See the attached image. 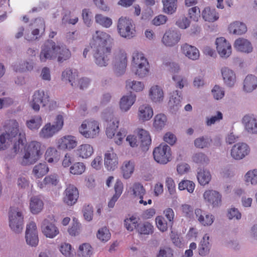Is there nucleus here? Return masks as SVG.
<instances>
[{"instance_id": "obj_15", "label": "nucleus", "mask_w": 257, "mask_h": 257, "mask_svg": "<svg viewBox=\"0 0 257 257\" xmlns=\"http://www.w3.org/2000/svg\"><path fill=\"white\" fill-rule=\"evenodd\" d=\"M217 51L222 58H227L231 54V46L223 37L218 38L215 42Z\"/></svg>"}, {"instance_id": "obj_64", "label": "nucleus", "mask_w": 257, "mask_h": 257, "mask_svg": "<svg viewBox=\"0 0 257 257\" xmlns=\"http://www.w3.org/2000/svg\"><path fill=\"white\" fill-rule=\"evenodd\" d=\"M173 250L169 247L163 246L160 248L157 257H173Z\"/></svg>"}, {"instance_id": "obj_54", "label": "nucleus", "mask_w": 257, "mask_h": 257, "mask_svg": "<svg viewBox=\"0 0 257 257\" xmlns=\"http://www.w3.org/2000/svg\"><path fill=\"white\" fill-rule=\"evenodd\" d=\"M60 250L66 257H75V252L72 249L71 245L69 243H62L60 246Z\"/></svg>"}, {"instance_id": "obj_48", "label": "nucleus", "mask_w": 257, "mask_h": 257, "mask_svg": "<svg viewBox=\"0 0 257 257\" xmlns=\"http://www.w3.org/2000/svg\"><path fill=\"white\" fill-rule=\"evenodd\" d=\"M119 121L116 119L110 122L107 126L106 130V135L109 138H112L114 137L116 129L118 127Z\"/></svg>"}, {"instance_id": "obj_56", "label": "nucleus", "mask_w": 257, "mask_h": 257, "mask_svg": "<svg viewBox=\"0 0 257 257\" xmlns=\"http://www.w3.org/2000/svg\"><path fill=\"white\" fill-rule=\"evenodd\" d=\"M156 223L158 229L162 232H165L167 230L169 225L164 217L162 216H158L156 218Z\"/></svg>"}, {"instance_id": "obj_4", "label": "nucleus", "mask_w": 257, "mask_h": 257, "mask_svg": "<svg viewBox=\"0 0 257 257\" xmlns=\"http://www.w3.org/2000/svg\"><path fill=\"white\" fill-rule=\"evenodd\" d=\"M30 105L36 111L40 110V105L43 107H46L49 110L55 109L57 107L56 101L51 99L48 93L43 90H38L34 92L32 99L30 102Z\"/></svg>"}, {"instance_id": "obj_52", "label": "nucleus", "mask_w": 257, "mask_h": 257, "mask_svg": "<svg viewBox=\"0 0 257 257\" xmlns=\"http://www.w3.org/2000/svg\"><path fill=\"white\" fill-rule=\"evenodd\" d=\"M195 184L190 180H182L178 185V188L180 190H187L189 193H192L195 188Z\"/></svg>"}, {"instance_id": "obj_47", "label": "nucleus", "mask_w": 257, "mask_h": 257, "mask_svg": "<svg viewBox=\"0 0 257 257\" xmlns=\"http://www.w3.org/2000/svg\"><path fill=\"white\" fill-rule=\"evenodd\" d=\"M71 56V52L69 49L64 47L59 46V51H57V60L59 62L69 59Z\"/></svg>"}, {"instance_id": "obj_35", "label": "nucleus", "mask_w": 257, "mask_h": 257, "mask_svg": "<svg viewBox=\"0 0 257 257\" xmlns=\"http://www.w3.org/2000/svg\"><path fill=\"white\" fill-rule=\"evenodd\" d=\"M58 131L55 127L49 122L46 123L41 129L39 136L43 139H48L53 137Z\"/></svg>"}, {"instance_id": "obj_60", "label": "nucleus", "mask_w": 257, "mask_h": 257, "mask_svg": "<svg viewBox=\"0 0 257 257\" xmlns=\"http://www.w3.org/2000/svg\"><path fill=\"white\" fill-rule=\"evenodd\" d=\"M133 194L135 196H138L139 198L144 196L146 194V190L143 186L139 183H136L134 184L133 187Z\"/></svg>"}, {"instance_id": "obj_23", "label": "nucleus", "mask_w": 257, "mask_h": 257, "mask_svg": "<svg viewBox=\"0 0 257 257\" xmlns=\"http://www.w3.org/2000/svg\"><path fill=\"white\" fill-rule=\"evenodd\" d=\"M234 47L236 50L244 53H250L252 51V47L250 42L244 38L236 39L234 43Z\"/></svg>"}, {"instance_id": "obj_7", "label": "nucleus", "mask_w": 257, "mask_h": 257, "mask_svg": "<svg viewBox=\"0 0 257 257\" xmlns=\"http://www.w3.org/2000/svg\"><path fill=\"white\" fill-rule=\"evenodd\" d=\"M117 29L119 35L125 38L131 39L136 34L135 25L132 20L121 17L117 23Z\"/></svg>"}, {"instance_id": "obj_57", "label": "nucleus", "mask_w": 257, "mask_h": 257, "mask_svg": "<svg viewBox=\"0 0 257 257\" xmlns=\"http://www.w3.org/2000/svg\"><path fill=\"white\" fill-rule=\"evenodd\" d=\"M110 233L106 227H102L98 230L97 233V238L102 241H107L110 238Z\"/></svg>"}, {"instance_id": "obj_42", "label": "nucleus", "mask_w": 257, "mask_h": 257, "mask_svg": "<svg viewBox=\"0 0 257 257\" xmlns=\"http://www.w3.org/2000/svg\"><path fill=\"white\" fill-rule=\"evenodd\" d=\"M148 62L147 59L145 57L144 55L142 53L138 51L133 53V64L135 67L142 65H144Z\"/></svg>"}, {"instance_id": "obj_1", "label": "nucleus", "mask_w": 257, "mask_h": 257, "mask_svg": "<svg viewBox=\"0 0 257 257\" xmlns=\"http://www.w3.org/2000/svg\"><path fill=\"white\" fill-rule=\"evenodd\" d=\"M113 42V38L105 32L97 30L92 35L90 45L93 49L95 62L98 66L102 67L107 65L108 56L111 53Z\"/></svg>"}, {"instance_id": "obj_63", "label": "nucleus", "mask_w": 257, "mask_h": 257, "mask_svg": "<svg viewBox=\"0 0 257 257\" xmlns=\"http://www.w3.org/2000/svg\"><path fill=\"white\" fill-rule=\"evenodd\" d=\"M93 207L90 204L84 205L83 207V216L85 220L90 221L93 217Z\"/></svg>"}, {"instance_id": "obj_44", "label": "nucleus", "mask_w": 257, "mask_h": 257, "mask_svg": "<svg viewBox=\"0 0 257 257\" xmlns=\"http://www.w3.org/2000/svg\"><path fill=\"white\" fill-rule=\"evenodd\" d=\"M95 22L104 28H109L112 22L110 18L105 17L101 14H96L95 16Z\"/></svg>"}, {"instance_id": "obj_36", "label": "nucleus", "mask_w": 257, "mask_h": 257, "mask_svg": "<svg viewBox=\"0 0 257 257\" xmlns=\"http://www.w3.org/2000/svg\"><path fill=\"white\" fill-rule=\"evenodd\" d=\"M45 158L48 163H56L60 159V154L55 148L49 147L46 151Z\"/></svg>"}, {"instance_id": "obj_9", "label": "nucleus", "mask_w": 257, "mask_h": 257, "mask_svg": "<svg viewBox=\"0 0 257 257\" xmlns=\"http://www.w3.org/2000/svg\"><path fill=\"white\" fill-rule=\"evenodd\" d=\"M24 217L22 213L13 207L9 211V223L11 229L16 233H20L23 228Z\"/></svg>"}, {"instance_id": "obj_61", "label": "nucleus", "mask_w": 257, "mask_h": 257, "mask_svg": "<svg viewBox=\"0 0 257 257\" xmlns=\"http://www.w3.org/2000/svg\"><path fill=\"white\" fill-rule=\"evenodd\" d=\"M192 160L194 162L199 164L208 163L209 162V159L208 157L202 153H197L195 154L192 156Z\"/></svg>"}, {"instance_id": "obj_31", "label": "nucleus", "mask_w": 257, "mask_h": 257, "mask_svg": "<svg viewBox=\"0 0 257 257\" xmlns=\"http://www.w3.org/2000/svg\"><path fill=\"white\" fill-rule=\"evenodd\" d=\"M153 115L152 108L147 104L142 105L139 109L138 116L140 119L147 121L150 119Z\"/></svg>"}, {"instance_id": "obj_49", "label": "nucleus", "mask_w": 257, "mask_h": 257, "mask_svg": "<svg viewBox=\"0 0 257 257\" xmlns=\"http://www.w3.org/2000/svg\"><path fill=\"white\" fill-rule=\"evenodd\" d=\"M138 231L142 234H152L154 231V226L148 222H146L142 224H139Z\"/></svg>"}, {"instance_id": "obj_2", "label": "nucleus", "mask_w": 257, "mask_h": 257, "mask_svg": "<svg viewBox=\"0 0 257 257\" xmlns=\"http://www.w3.org/2000/svg\"><path fill=\"white\" fill-rule=\"evenodd\" d=\"M19 124L15 120H9L7 122V124L5 125L6 133H3L0 136V150H4L6 148V142L7 139L11 142L15 138H18V141L14 145V150L15 153L19 152V150L23 148L26 139L24 134L20 133L17 136L19 131Z\"/></svg>"}, {"instance_id": "obj_11", "label": "nucleus", "mask_w": 257, "mask_h": 257, "mask_svg": "<svg viewBox=\"0 0 257 257\" xmlns=\"http://www.w3.org/2000/svg\"><path fill=\"white\" fill-rule=\"evenodd\" d=\"M25 238L27 244L32 246H36L39 242V238L37 226L36 223L33 222H30L27 225Z\"/></svg>"}, {"instance_id": "obj_50", "label": "nucleus", "mask_w": 257, "mask_h": 257, "mask_svg": "<svg viewBox=\"0 0 257 257\" xmlns=\"http://www.w3.org/2000/svg\"><path fill=\"white\" fill-rule=\"evenodd\" d=\"M167 117L164 114H158L154 118V125L157 129H162L166 124Z\"/></svg>"}, {"instance_id": "obj_10", "label": "nucleus", "mask_w": 257, "mask_h": 257, "mask_svg": "<svg viewBox=\"0 0 257 257\" xmlns=\"http://www.w3.org/2000/svg\"><path fill=\"white\" fill-rule=\"evenodd\" d=\"M31 29L32 30V34L33 36V38H29L28 36H26V39L29 41L32 39H37L39 38L45 31V23L43 19L37 18L30 24Z\"/></svg>"}, {"instance_id": "obj_59", "label": "nucleus", "mask_w": 257, "mask_h": 257, "mask_svg": "<svg viewBox=\"0 0 257 257\" xmlns=\"http://www.w3.org/2000/svg\"><path fill=\"white\" fill-rule=\"evenodd\" d=\"M76 76H77V75L75 72L73 73L71 69H66L62 74V79L68 80L72 86L74 82Z\"/></svg>"}, {"instance_id": "obj_43", "label": "nucleus", "mask_w": 257, "mask_h": 257, "mask_svg": "<svg viewBox=\"0 0 257 257\" xmlns=\"http://www.w3.org/2000/svg\"><path fill=\"white\" fill-rule=\"evenodd\" d=\"M139 224V219L134 216H132L124 220V226L126 229L130 231L134 230V229L137 230Z\"/></svg>"}, {"instance_id": "obj_12", "label": "nucleus", "mask_w": 257, "mask_h": 257, "mask_svg": "<svg viewBox=\"0 0 257 257\" xmlns=\"http://www.w3.org/2000/svg\"><path fill=\"white\" fill-rule=\"evenodd\" d=\"M78 198V189L73 185H69L64 192V203L68 206H72L77 202Z\"/></svg>"}, {"instance_id": "obj_33", "label": "nucleus", "mask_w": 257, "mask_h": 257, "mask_svg": "<svg viewBox=\"0 0 257 257\" xmlns=\"http://www.w3.org/2000/svg\"><path fill=\"white\" fill-rule=\"evenodd\" d=\"M93 153V147L89 144H85L80 145L76 150L77 155L80 158L86 159Z\"/></svg>"}, {"instance_id": "obj_38", "label": "nucleus", "mask_w": 257, "mask_h": 257, "mask_svg": "<svg viewBox=\"0 0 257 257\" xmlns=\"http://www.w3.org/2000/svg\"><path fill=\"white\" fill-rule=\"evenodd\" d=\"M42 124V119L40 115H37L32 116L26 121L27 126L31 130H38Z\"/></svg>"}, {"instance_id": "obj_45", "label": "nucleus", "mask_w": 257, "mask_h": 257, "mask_svg": "<svg viewBox=\"0 0 257 257\" xmlns=\"http://www.w3.org/2000/svg\"><path fill=\"white\" fill-rule=\"evenodd\" d=\"M92 254V248L89 243H84L80 245L78 254L80 257H90Z\"/></svg>"}, {"instance_id": "obj_20", "label": "nucleus", "mask_w": 257, "mask_h": 257, "mask_svg": "<svg viewBox=\"0 0 257 257\" xmlns=\"http://www.w3.org/2000/svg\"><path fill=\"white\" fill-rule=\"evenodd\" d=\"M118 160L116 155L112 149L107 151L104 155V165L108 170H114L117 166Z\"/></svg>"}, {"instance_id": "obj_18", "label": "nucleus", "mask_w": 257, "mask_h": 257, "mask_svg": "<svg viewBox=\"0 0 257 257\" xmlns=\"http://www.w3.org/2000/svg\"><path fill=\"white\" fill-rule=\"evenodd\" d=\"M203 197L205 201L213 207L219 206L221 202V195L217 191L208 190L203 194Z\"/></svg>"}, {"instance_id": "obj_32", "label": "nucleus", "mask_w": 257, "mask_h": 257, "mask_svg": "<svg viewBox=\"0 0 257 257\" xmlns=\"http://www.w3.org/2000/svg\"><path fill=\"white\" fill-rule=\"evenodd\" d=\"M257 87V77L253 75H248L243 82V90L247 92H252Z\"/></svg>"}, {"instance_id": "obj_62", "label": "nucleus", "mask_w": 257, "mask_h": 257, "mask_svg": "<svg viewBox=\"0 0 257 257\" xmlns=\"http://www.w3.org/2000/svg\"><path fill=\"white\" fill-rule=\"evenodd\" d=\"M81 231V224L78 222L77 219L74 218L73 219V224L71 227L69 228L68 232L71 235L75 236L78 235Z\"/></svg>"}, {"instance_id": "obj_3", "label": "nucleus", "mask_w": 257, "mask_h": 257, "mask_svg": "<svg viewBox=\"0 0 257 257\" xmlns=\"http://www.w3.org/2000/svg\"><path fill=\"white\" fill-rule=\"evenodd\" d=\"M43 154L42 145L37 141L31 142L24 149V155L20 163L23 166H29L35 163Z\"/></svg>"}, {"instance_id": "obj_41", "label": "nucleus", "mask_w": 257, "mask_h": 257, "mask_svg": "<svg viewBox=\"0 0 257 257\" xmlns=\"http://www.w3.org/2000/svg\"><path fill=\"white\" fill-rule=\"evenodd\" d=\"M211 174L209 171L205 170H200L198 172L197 179L201 185H205L210 182L211 180Z\"/></svg>"}, {"instance_id": "obj_55", "label": "nucleus", "mask_w": 257, "mask_h": 257, "mask_svg": "<svg viewBox=\"0 0 257 257\" xmlns=\"http://www.w3.org/2000/svg\"><path fill=\"white\" fill-rule=\"evenodd\" d=\"M126 87L131 88L136 92L141 91L144 88V84L141 81H127L126 82Z\"/></svg>"}, {"instance_id": "obj_27", "label": "nucleus", "mask_w": 257, "mask_h": 257, "mask_svg": "<svg viewBox=\"0 0 257 257\" xmlns=\"http://www.w3.org/2000/svg\"><path fill=\"white\" fill-rule=\"evenodd\" d=\"M138 134L140 139L141 147L144 150H148L152 142L149 132L144 129L138 128Z\"/></svg>"}, {"instance_id": "obj_51", "label": "nucleus", "mask_w": 257, "mask_h": 257, "mask_svg": "<svg viewBox=\"0 0 257 257\" xmlns=\"http://www.w3.org/2000/svg\"><path fill=\"white\" fill-rule=\"evenodd\" d=\"M246 183H250L252 185L257 184V169L248 171L244 176Z\"/></svg>"}, {"instance_id": "obj_22", "label": "nucleus", "mask_w": 257, "mask_h": 257, "mask_svg": "<svg viewBox=\"0 0 257 257\" xmlns=\"http://www.w3.org/2000/svg\"><path fill=\"white\" fill-rule=\"evenodd\" d=\"M164 91L159 85L152 86L149 90V96L151 100L155 103H160L164 99Z\"/></svg>"}, {"instance_id": "obj_14", "label": "nucleus", "mask_w": 257, "mask_h": 257, "mask_svg": "<svg viewBox=\"0 0 257 257\" xmlns=\"http://www.w3.org/2000/svg\"><path fill=\"white\" fill-rule=\"evenodd\" d=\"M250 152L248 146L244 143L235 144L231 150V156L235 160H241L247 156Z\"/></svg>"}, {"instance_id": "obj_6", "label": "nucleus", "mask_w": 257, "mask_h": 257, "mask_svg": "<svg viewBox=\"0 0 257 257\" xmlns=\"http://www.w3.org/2000/svg\"><path fill=\"white\" fill-rule=\"evenodd\" d=\"M79 132L86 138H94L100 132L99 122L94 120H85L79 127Z\"/></svg>"}, {"instance_id": "obj_53", "label": "nucleus", "mask_w": 257, "mask_h": 257, "mask_svg": "<svg viewBox=\"0 0 257 257\" xmlns=\"http://www.w3.org/2000/svg\"><path fill=\"white\" fill-rule=\"evenodd\" d=\"M85 170V166L82 162H77L73 164L70 168V172L74 175H80Z\"/></svg>"}, {"instance_id": "obj_34", "label": "nucleus", "mask_w": 257, "mask_h": 257, "mask_svg": "<svg viewBox=\"0 0 257 257\" xmlns=\"http://www.w3.org/2000/svg\"><path fill=\"white\" fill-rule=\"evenodd\" d=\"M228 30L230 33L236 35H242L247 30L245 25L241 22H234L230 24Z\"/></svg>"}, {"instance_id": "obj_30", "label": "nucleus", "mask_w": 257, "mask_h": 257, "mask_svg": "<svg viewBox=\"0 0 257 257\" xmlns=\"http://www.w3.org/2000/svg\"><path fill=\"white\" fill-rule=\"evenodd\" d=\"M44 203L38 196L31 197L30 202V209L31 212L34 214L40 213L43 209Z\"/></svg>"}, {"instance_id": "obj_25", "label": "nucleus", "mask_w": 257, "mask_h": 257, "mask_svg": "<svg viewBox=\"0 0 257 257\" xmlns=\"http://www.w3.org/2000/svg\"><path fill=\"white\" fill-rule=\"evenodd\" d=\"M195 213L198 221L204 226L210 225L213 222V216L200 209H196Z\"/></svg>"}, {"instance_id": "obj_40", "label": "nucleus", "mask_w": 257, "mask_h": 257, "mask_svg": "<svg viewBox=\"0 0 257 257\" xmlns=\"http://www.w3.org/2000/svg\"><path fill=\"white\" fill-rule=\"evenodd\" d=\"M49 171V168L45 163H39L35 166L33 169V174L38 178L45 175Z\"/></svg>"}, {"instance_id": "obj_21", "label": "nucleus", "mask_w": 257, "mask_h": 257, "mask_svg": "<svg viewBox=\"0 0 257 257\" xmlns=\"http://www.w3.org/2000/svg\"><path fill=\"white\" fill-rule=\"evenodd\" d=\"M246 131L251 134H257V118L253 114H246L242 118Z\"/></svg>"}, {"instance_id": "obj_16", "label": "nucleus", "mask_w": 257, "mask_h": 257, "mask_svg": "<svg viewBox=\"0 0 257 257\" xmlns=\"http://www.w3.org/2000/svg\"><path fill=\"white\" fill-rule=\"evenodd\" d=\"M77 145L76 137L71 135L65 136L57 141V148L62 150H71L75 148Z\"/></svg>"}, {"instance_id": "obj_13", "label": "nucleus", "mask_w": 257, "mask_h": 257, "mask_svg": "<svg viewBox=\"0 0 257 257\" xmlns=\"http://www.w3.org/2000/svg\"><path fill=\"white\" fill-rule=\"evenodd\" d=\"M126 54L120 51L115 56L113 60L114 69L116 73L120 75L124 73L127 66Z\"/></svg>"}, {"instance_id": "obj_58", "label": "nucleus", "mask_w": 257, "mask_h": 257, "mask_svg": "<svg viewBox=\"0 0 257 257\" xmlns=\"http://www.w3.org/2000/svg\"><path fill=\"white\" fill-rule=\"evenodd\" d=\"M149 63L145 64L144 65H140L135 67L136 74L140 77H144L147 76L149 72Z\"/></svg>"}, {"instance_id": "obj_8", "label": "nucleus", "mask_w": 257, "mask_h": 257, "mask_svg": "<svg viewBox=\"0 0 257 257\" xmlns=\"http://www.w3.org/2000/svg\"><path fill=\"white\" fill-rule=\"evenodd\" d=\"M153 157L156 162L161 164H166L171 160V150L165 144H161L153 151Z\"/></svg>"}, {"instance_id": "obj_29", "label": "nucleus", "mask_w": 257, "mask_h": 257, "mask_svg": "<svg viewBox=\"0 0 257 257\" xmlns=\"http://www.w3.org/2000/svg\"><path fill=\"white\" fill-rule=\"evenodd\" d=\"M203 19L208 22H214L219 19V14L216 10L209 7L204 9L202 12Z\"/></svg>"}, {"instance_id": "obj_46", "label": "nucleus", "mask_w": 257, "mask_h": 257, "mask_svg": "<svg viewBox=\"0 0 257 257\" xmlns=\"http://www.w3.org/2000/svg\"><path fill=\"white\" fill-rule=\"evenodd\" d=\"M211 142V140L208 137L202 136L196 138L194 142L195 147L199 149L208 148Z\"/></svg>"}, {"instance_id": "obj_19", "label": "nucleus", "mask_w": 257, "mask_h": 257, "mask_svg": "<svg viewBox=\"0 0 257 257\" xmlns=\"http://www.w3.org/2000/svg\"><path fill=\"white\" fill-rule=\"evenodd\" d=\"M181 38V35L175 31L166 32L163 38V43L167 46H173L178 43Z\"/></svg>"}, {"instance_id": "obj_17", "label": "nucleus", "mask_w": 257, "mask_h": 257, "mask_svg": "<svg viewBox=\"0 0 257 257\" xmlns=\"http://www.w3.org/2000/svg\"><path fill=\"white\" fill-rule=\"evenodd\" d=\"M41 230L47 237L51 238L55 237L59 233L58 228L47 218L43 221L41 224Z\"/></svg>"}, {"instance_id": "obj_39", "label": "nucleus", "mask_w": 257, "mask_h": 257, "mask_svg": "<svg viewBox=\"0 0 257 257\" xmlns=\"http://www.w3.org/2000/svg\"><path fill=\"white\" fill-rule=\"evenodd\" d=\"M163 11L169 15L174 13L177 7V0H162Z\"/></svg>"}, {"instance_id": "obj_5", "label": "nucleus", "mask_w": 257, "mask_h": 257, "mask_svg": "<svg viewBox=\"0 0 257 257\" xmlns=\"http://www.w3.org/2000/svg\"><path fill=\"white\" fill-rule=\"evenodd\" d=\"M59 46L57 45L55 42L48 40L41 47L39 58L41 62H45L47 60H53L57 58V51Z\"/></svg>"}, {"instance_id": "obj_26", "label": "nucleus", "mask_w": 257, "mask_h": 257, "mask_svg": "<svg viewBox=\"0 0 257 257\" xmlns=\"http://www.w3.org/2000/svg\"><path fill=\"white\" fill-rule=\"evenodd\" d=\"M221 73L225 83L229 87L234 85L236 81V76L234 72L227 67L221 69Z\"/></svg>"}, {"instance_id": "obj_37", "label": "nucleus", "mask_w": 257, "mask_h": 257, "mask_svg": "<svg viewBox=\"0 0 257 257\" xmlns=\"http://www.w3.org/2000/svg\"><path fill=\"white\" fill-rule=\"evenodd\" d=\"M121 169L123 177L128 179L134 171L135 162L133 161H125L123 162Z\"/></svg>"}, {"instance_id": "obj_28", "label": "nucleus", "mask_w": 257, "mask_h": 257, "mask_svg": "<svg viewBox=\"0 0 257 257\" xmlns=\"http://www.w3.org/2000/svg\"><path fill=\"white\" fill-rule=\"evenodd\" d=\"M136 96L131 93L128 95L123 96L120 100L119 106L123 111L130 109L136 101Z\"/></svg>"}, {"instance_id": "obj_24", "label": "nucleus", "mask_w": 257, "mask_h": 257, "mask_svg": "<svg viewBox=\"0 0 257 257\" xmlns=\"http://www.w3.org/2000/svg\"><path fill=\"white\" fill-rule=\"evenodd\" d=\"M182 53L189 59L195 60L199 57V52L194 46L184 44L181 46Z\"/></svg>"}]
</instances>
